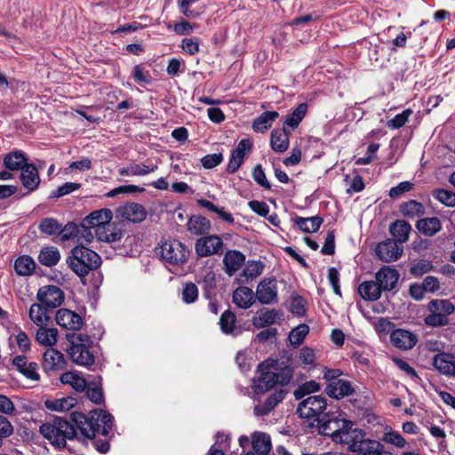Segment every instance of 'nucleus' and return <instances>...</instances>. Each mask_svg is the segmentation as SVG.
I'll list each match as a JSON object with an SVG mask.
<instances>
[{
	"label": "nucleus",
	"instance_id": "nucleus-1",
	"mask_svg": "<svg viewBox=\"0 0 455 455\" xmlns=\"http://www.w3.org/2000/svg\"><path fill=\"white\" fill-rule=\"evenodd\" d=\"M71 422L60 417L40 427L41 435L50 443L59 449L66 446L67 440L75 438L92 439L96 434L108 435L113 427L114 417L106 411L91 412L90 417L74 411L70 414Z\"/></svg>",
	"mask_w": 455,
	"mask_h": 455
},
{
	"label": "nucleus",
	"instance_id": "nucleus-2",
	"mask_svg": "<svg viewBox=\"0 0 455 455\" xmlns=\"http://www.w3.org/2000/svg\"><path fill=\"white\" fill-rule=\"evenodd\" d=\"M284 363H281L278 367H271L266 363H260L258 366V371L259 372V376L257 379L254 380L253 389L255 393H265L276 385H280L281 387L287 386L292 377H293V369L290 365H283Z\"/></svg>",
	"mask_w": 455,
	"mask_h": 455
},
{
	"label": "nucleus",
	"instance_id": "nucleus-3",
	"mask_svg": "<svg viewBox=\"0 0 455 455\" xmlns=\"http://www.w3.org/2000/svg\"><path fill=\"white\" fill-rule=\"evenodd\" d=\"M309 426L315 428L319 435L331 436L336 442L345 443L352 423L342 418L341 413L338 411H328L323 413L321 418H317L315 423H310Z\"/></svg>",
	"mask_w": 455,
	"mask_h": 455
},
{
	"label": "nucleus",
	"instance_id": "nucleus-4",
	"mask_svg": "<svg viewBox=\"0 0 455 455\" xmlns=\"http://www.w3.org/2000/svg\"><path fill=\"white\" fill-rule=\"evenodd\" d=\"M66 262L68 267L80 278H84L91 271L96 270L101 265L100 256L94 251L84 245L75 246L68 256Z\"/></svg>",
	"mask_w": 455,
	"mask_h": 455
},
{
	"label": "nucleus",
	"instance_id": "nucleus-5",
	"mask_svg": "<svg viewBox=\"0 0 455 455\" xmlns=\"http://www.w3.org/2000/svg\"><path fill=\"white\" fill-rule=\"evenodd\" d=\"M70 343L71 345L68 349V353L75 363L81 366H90L93 364L94 355L90 351L92 341L88 335L73 334Z\"/></svg>",
	"mask_w": 455,
	"mask_h": 455
},
{
	"label": "nucleus",
	"instance_id": "nucleus-6",
	"mask_svg": "<svg viewBox=\"0 0 455 455\" xmlns=\"http://www.w3.org/2000/svg\"><path fill=\"white\" fill-rule=\"evenodd\" d=\"M161 259L171 266H182L187 262L189 250L178 240H168L160 245Z\"/></svg>",
	"mask_w": 455,
	"mask_h": 455
},
{
	"label": "nucleus",
	"instance_id": "nucleus-7",
	"mask_svg": "<svg viewBox=\"0 0 455 455\" xmlns=\"http://www.w3.org/2000/svg\"><path fill=\"white\" fill-rule=\"evenodd\" d=\"M327 409V400L323 395H309L303 399L297 407V413L302 419H313L312 423L316 422L317 418H321Z\"/></svg>",
	"mask_w": 455,
	"mask_h": 455
},
{
	"label": "nucleus",
	"instance_id": "nucleus-8",
	"mask_svg": "<svg viewBox=\"0 0 455 455\" xmlns=\"http://www.w3.org/2000/svg\"><path fill=\"white\" fill-rule=\"evenodd\" d=\"M223 246V241L220 236L211 235L199 238L196 243L195 249L199 257H208L221 254Z\"/></svg>",
	"mask_w": 455,
	"mask_h": 455
},
{
	"label": "nucleus",
	"instance_id": "nucleus-9",
	"mask_svg": "<svg viewBox=\"0 0 455 455\" xmlns=\"http://www.w3.org/2000/svg\"><path fill=\"white\" fill-rule=\"evenodd\" d=\"M256 298L262 305H270L276 303L277 282L275 277H266L257 286Z\"/></svg>",
	"mask_w": 455,
	"mask_h": 455
},
{
	"label": "nucleus",
	"instance_id": "nucleus-10",
	"mask_svg": "<svg viewBox=\"0 0 455 455\" xmlns=\"http://www.w3.org/2000/svg\"><path fill=\"white\" fill-rule=\"evenodd\" d=\"M37 299L46 308H56L60 307L64 300V293L55 285L44 286L39 289L36 294Z\"/></svg>",
	"mask_w": 455,
	"mask_h": 455
},
{
	"label": "nucleus",
	"instance_id": "nucleus-11",
	"mask_svg": "<svg viewBox=\"0 0 455 455\" xmlns=\"http://www.w3.org/2000/svg\"><path fill=\"white\" fill-rule=\"evenodd\" d=\"M350 450L355 455H393L392 452L386 451L379 442L370 439L354 442L350 445Z\"/></svg>",
	"mask_w": 455,
	"mask_h": 455
},
{
	"label": "nucleus",
	"instance_id": "nucleus-12",
	"mask_svg": "<svg viewBox=\"0 0 455 455\" xmlns=\"http://www.w3.org/2000/svg\"><path fill=\"white\" fill-rule=\"evenodd\" d=\"M12 365L26 379L35 382L40 379L38 364L35 362L28 363L25 355L14 356L12 361Z\"/></svg>",
	"mask_w": 455,
	"mask_h": 455
},
{
	"label": "nucleus",
	"instance_id": "nucleus-13",
	"mask_svg": "<svg viewBox=\"0 0 455 455\" xmlns=\"http://www.w3.org/2000/svg\"><path fill=\"white\" fill-rule=\"evenodd\" d=\"M55 321L60 326L71 331L82 328L84 321L80 315L68 308H60L56 312Z\"/></svg>",
	"mask_w": 455,
	"mask_h": 455
},
{
	"label": "nucleus",
	"instance_id": "nucleus-14",
	"mask_svg": "<svg viewBox=\"0 0 455 455\" xmlns=\"http://www.w3.org/2000/svg\"><path fill=\"white\" fill-rule=\"evenodd\" d=\"M375 252L382 261L392 262L402 256L403 248L397 244L396 241L387 239L377 245Z\"/></svg>",
	"mask_w": 455,
	"mask_h": 455
},
{
	"label": "nucleus",
	"instance_id": "nucleus-15",
	"mask_svg": "<svg viewBox=\"0 0 455 455\" xmlns=\"http://www.w3.org/2000/svg\"><path fill=\"white\" fill-rule=\"evenodd\" d=\"M390 341L396 348L406 351L411 349L417 344L418 337L410 331L395 329L390 334Z\"/></svg>",
	"mask_w": 455,
	"mask_h": 455
},
{
	"label": "nucleus",
	"instance_id": "nucleus-16",
	"mask_svg": "<svg viewBox=\"0 0 455 455\" xmlns=\"http://www.w3.org/2000/svg\"><path fill=\"white\" fill-rule=\"evenodd\" d=\"M66 360L59 350L49 347L44 353L42 366L44 371H58L65 368Z\"/></svg>",
	"mask_w": 455,
	"mask_h": 455
},
{
	"label": "nucleus",
	"instance_id": "nucleus-17",
	"mask_svg": "<svg viewBox=\"0 0 455 455\" xmlns=\"http://www.w3.org/2000/svg\"><path fill=\"white\" fill-rule=\"evenodd\" d=\"M324 392L331 398L337 400L349 396L355 393V389L350 381L340 379L333 383H327Z\"/></svg>",
	"mask_w": 455,
	"mask_h": 455
},
{
	"label": "nucleus",
	"instance_id": "nucleus-18",
	"mask_svg": "<svg viewBox=\"0 0 455 455\" xmlns=\"http://www.w3.org/2000/svg\"><path fill=\"white\" fill-rule=\"evenodd\" d=\"M434 367L441 373L455 377V355L449 353H439L434 356Z\"/></svg>",
	"mask_w": 455,
	"mask_h": 455
},
{
	"label": "nucleus",
	"instance_id": "nucleus-19",
	"mask_svg": "<svg viewBox=\"0 0 455 455\" xmlns=\"http://www.w3.org/2000/svg\"><path fill=\"white\" fill-rule=\"evenodd\" d=\"M399 273L396 269L390 267H383L376 273V280L384 291L393 290L399 279Z\"/></svg>",
	"mask_w": 455,
	"mask_h": 455
},
{
	"label": "nucleus",
	"instance_id": "nucleus-20",
	"mask_svg": "<svg viewBox=\"0 0 455 455\" xmlns=\"http://www.w3.org/2000/svg\"><path fill=\"white\" fill-rule=\"evenodd\" d=\"M20 181L25 188L32 192L37 189L40 184L38 170L33 164H28L21 170Z\"/></svg>",
	"mask_w": 455,
	"mask_h": 455
},
{
	"label": "nucleus",
	"instance_id": "nucleus-21",
	"mask_svg": "<svg viewBox=\"0 0 455 455\" xmlns=\"http://www.w3.org/2000/svg\"><path fill=\"white\" fill-rule=\"evenodd\" d=\"M245 261V256L239 251H228L223 258L225 272L228 275H233L238 271Z\"/></svg>",
	"mask_w": 455,
	"mask_h": 455
},
{
	"label": "nucleus",
	"instance_id": "nucleus-22",
	"mask_svg": "<svg viewBox=\"0 0 455 455\" xmlns=\"http://www.w3.org/2000/svg\"><path fill=\"white\" fill-rule=\"evenodd\" d=\"M27 155L19 149L12 150L4 156V165L10 171H21L28 163Z\"/></svg>",
	"mask_w": 455,
	"mask_h": 455
},
{
	"label": "nucleus",
	"instance_id": "nucleus-23",
	"mask_svg": "<svg viewBox=\"0 0 455 455\" xmlns=\"http://www.w3.org/2000/svg\"><path fill=\"white\" fill-rule=\"evenodd\" d=\"M113 218L111 210L104 208L97 210L89 214L83 221L94 230L104 225H108Z\"/></svg>",
	"mask_w": 455,
	"mask_h": 455
},
{
	"label": "nucleus",
	"instance_id": "nucleus-24",
	"mask_svg": "<svg viewBox=\"0 0 455 455\" xmlns=\"http://www.w3.org/2000/svg\"><path fill=\"white\" fill-rule=\"evenodd\" d=\"M119 212L124 219L133 223L141 222L147 217L145 208L136 203L127 204L120 209Z\"/></svg>",
	"mask_w": 455,
	"mask_h": 455
},
{
	"label": "nucleus",
	"instance_id": "nucleus-25",
	"mask_svg": "<svg viewBox=\"0 0 455 455\" xmlns=\"http://www.w3.org/2000/svg\"><path fill=\"white\" fill-rule=\"evenodd\" d=\"M236 316L230 310L224 311L220 318L219 324L221 331L226 335L237 336L241 333V328L236 324Z\"/></svg>",
	"mask_w": 455,
	"mask_h": 455
},
{
	"label": "nucleus",
	"instance_id": "nucleus-26",
	"mask_svg": "<svg viewBox=\"0 0 455 455\" xmlns=\"http://www.w3.org/2000/svg\"><path fill=\"white\" fill-rule=\"evenodd\" d=\"M419 233L427 236H433L442 229V223L437 217L422 218L416 223Z\"/></svg>",
	"mask_w": 455,
	"mask_h": 455
},
{
	"label": "nucleus",
	"instance_id": "nucleus-27",
	"mask_svg": "<svg viewBox=\"0 0 455 455\" xmlns=\"http://www.w3.org/2000/svg\"><path fill=\"white\" fill-rule=\"evenodd\" d=\"M289 132L283 127L282 130H274L271 132L270 146L277 153H283L289 148Z\"/></svg>",
	"mask_w": 455,
	"mask_h": 455
},
{
	"label": "nucleus",
	"instance_id": "nucleus-28",
	"mask_svg": "<svg viewBox=\"0 0 455 455\" xmlns=\"http://www.w3.org/2000/svg\"><path fill=\"white\" fill-rule=\"evenodd\" d=\"M204 296L209 299V310L217 315L219 313V304L215 299H213L214 293L213 291L215 289V275L212 273H209L205 275L204 279Z\"/></svg>",
	"mask_w": 455,
	"mask_h": 455
},
{
	"label": "nucleus",
	"instance_id": "nucleus-29",
	"mask_svg": "<svg viewBox=\"0 0 455 455\" xmlns=\"http://www.w3.org/2000/svg\"><path fill=\"white\" fill-rule=\"evenodd\" d=\"M13 267L18 275L28 276L34 273L36 262L29 255H20L15 259Z\"/></svg>",
	"mask_w": 455,
	"mask_h": 455
},
{
	"label": "nucleus",
	"instance_id": "nucleus-30",
	"mask_svg": "<svg viewBox=\"0 0 455 455\" xmlns=\"http://www.w3.org/2000/svg\"><path fill=\"white\" fill-rule=\"evenodd\" d=\"M358 292L363 299L375 301L380 298L381 288L378 282L365 281L358 286Z\"/></svg>",
	"mask_w": 455,
	"mask_h": 455
},
{
	"label": "nucleus",
	"instance_id": "nucleus-31",
	"mask_svg": "<svg viewBox=\"0 0 455 455\" xmlns=\"http://www.w3.org/2000/svg\"><path fill=\"white\" fill-rule=\"evenodd\" d=\"M60 259V252L55 246H46L40 250L38 261L45 267H54Z\"/></svg>",
	"mask_w": 455,
	"mask_h": 455
},
{
	"label": "nucleus",
	"instance_id": "nucleus-32",
	"mask_svg": "<svg viewBox=\"0 0 455 455\" xmlns=\"http://www.w3.org/2000/svg\"><path fill=\"white\" fill-rule=\"evenodd\" d=\"M233 302L243 309L251 307L253 303L252 290L246 286L238 287L233 293Z\"/></svg>",
	"mask_w": 455,
	"mask_h": 455
},
{
	"label": "nucleus",
	"instance_id": "nucleus-33",
	"mask_svg": "<svg viewBox=\"0 0 455 455\" xmlns=\"http://www.w3.org/2000/svg\"><path fill=\"white\" fill-rule=\"evenodd\" d=\"M36 340L42 346L53 347L58 341V330L56 328L38 327Z\"/></svg>",
	"mask_w": 455,
	"mask_h": 455
},
{
	"label": "nucleus",
	"instance_id": "nucleus-34",
	"mask_svg": "<svg viewBox=\"0 0 455 455\" xmlns=\"http://www.w3.org/2000/svg\"><path fill=\"white\" fill-rule=\"evenodd\" d=\"M279 116L276 111H265L254 119L252 129L256 132H265L271 126L273 122Z\"/></svg>",
	"mask_w": 455,
	"mask_h": 455
},
{
	"label": "nucleus",
	"instance_id": "nucleus-35",
	"mask_svg": "<svg viewBox=\"0 0 455 455\" xmlns=\"http://www.w3.org/2000/svg\"><path fill=\"white\" fill-rule=\"evenodd\" d=\"M411 230V226L405 220H396L389 227L391 235L395 238V241L399 243H405Z\"/></svg>",
	"mask_w": 455,
	"mask_h": 455
},
{
	"label": "nucleus",
	"instance_id": "nucleus-36",
	"mask_svg": "<svg viewBox=\"0 0 455 455\" xmlns=\"http://www.w3.org/2000/svg\"><path fill=\"white\" fill-rule=\"evenodd\" d=\"M28 315L30 320L38 327L46 326L51 320L46 307L39 303L31 305Z\"/></svg>",
	"mask_w": 455,
	"mask_h": 455
},
{
	"label": "nucleus",
	"instance_id": "nucleus-37",
	"mask_svg": "<svg viewBox=\"0 0 455 455\" xmlns=\"http://www.w3.org/2000/svg\"><path fill=\"white\" fill-rule=\"evenodd\" d=\"M283 314L279 310L266 309L254 319V325L258 328H264L274 324L277 320H280Z\"/></svg>",
	"mask_w": 455,
	"mask_h": 455
},
{
	"label": "nucleus",
	"instance_id": "nucleus-38",
	"mask_svg": "<svg viewBox=\"0 0 455 455\" xmlns=\"http://www.w3.org/2000/svg\"><path fill=\"white\" fill-rule=\"evenodd\" d=\"M294 223L303 232L313 233L316 232L320 228L323 223V219L317 215L309 218L296 217L294 219Z\"/></svg>",
	"mask_w": 455,
	"mask_h": 455
},
{
	"label": "nucleus",
	"instance_id": "nucleus-39",
	"mask_svg": "<svg viewBox=\"0 0 455 455\" xmlns=\"http://www.w3.org/2000/svg\"><path fill=\"white\" fill-rule=\"evenodd\" d=\"M188 230L196 235L206 234L210 229V221L202 216H192L187 223Z\"/></svg>",
	"mask_w": 455,
	"mask_h": 455
},
{
	"label": "nucleus",
	"instance_id": "nucleus-40",
	"mask_svg": "<svg viewBox=\"0 0 455 455\" xmlns=\"http://www.w3.org/2000/svg\"><path fill=\"white\" fill-rule=\"evenodd\" d=\"M251 445L253 451L259 455H267L271 449L270 438L264 433H254Z\"/></svg>",
	"mask_w": 455,
	"mask_h": 455
},
{
	"label": "nucleus",
	"instance_id": "nucleus-41",
	"mask_svg": "<svg viewBox=\"0 0 455 455\" xmlns=\"http://www.w3.org/2000/svg\"><path fill=\"white\" fill-rule=\"evenodd\" d=\"M60 379L62 384H68L78 392L84 391L86 387L85 379L76 371L64 372Z\"/></svg>",
	"mask_w": 455,
	"mask_h": 455
},
{
	"label": "nucleus",
	"instance_id": "nucleus-42",
	"mask_svg": "<svg viewBox=\"0 0 455 455\" xmlns=\"http://www.w3.org/2000/svg\"><path fill=\"white\" fill-rule=\"evenodd\" d=\"M157 169L156 165H146L139 164H131L127 167L119 170L121 176H145Z\"/></svg>",
	"mask_w": 455,
	"mask_h": 455
},
{
	"label": "nucleus",
	"instance_id": "nucleus-43",
	"mask_svg": "<svg viewBox=\"0 0 455 455\" xmlns=\"http://www.w3.org/2000/svg\"><path fill=\"white\" fill-rule=\"evenodd\" d=\"M400 211L407 218H419L425 213V206L415 200H410L400 206Z\"/></svg>",
	"mask_w": 455,
	"mask_h": 455
},
{
	"label": "nucleus",
	"instance_id": "nucleus-44",
	"mask_svg": "<svg viewBox=\"0 0 455 455\" xmlns=\"http://www.w3.org/2000/svg\"><path fill=\"white\" fill-rule=\"evenodd\" d=\"M307 104L303 102L297 106V108L286 117L284 125L294 129L298 127L299 123L305 117L307 111Z\"/></svg>",
	"mask_w": 455,
	"mask_h": 455
},
{
	"label": "nucleus",
	"instance_id": "nucleus-45",
	"mask_svg": "<svg viewBox=\"0 0 455 455\" xmlns=\"http://www.w3.org/2000/svg\"><path fill=\"white\" fill-rule=\"evenodd\" d=\"M427 308L430 312L445 314V315H450L455 312V306L449 299H432L428 305Z\"/></svg>",
	"mask_w": 455,
	"mask_h": 455
},
{
	"label": "nucleus",
	"instance_id": "nucleus-46",
	"mask_svg": "<svg viewBox=\"0 0 455 455\" xmlns=\"http://www.w3.org/2000/svg\"><path fill=\"white\" fill-rule=\"evenodd\" d=\"M76 404V400L73 397H62L52 401H46L45 405L51 411H68Z\"/></svg>",
	"mask_w": 455,
	"mask_h": 455
},
{
	"label": "nucleus",
	"instance_id": "nucleus-47",
	"mask_svg": "<svg viewBox=\"0 0 455 455\" xmlns=\"http://www.w3.org/2000/svg\"><path fill=\"white\" fill-rule=\"evenodd\" d=\"M321 390V385L315 380H309L302 383L293 392L296 400H301L304 396L315 394Z\"/></svg>",
	"mask_w": 455,
	"mask_h": 455
},
{
	"label": "nucleus",
	"instance_id": "nucleus-48",
	"mask_svg": "<svg viewBox=\"0 0 455 455\" xmlns=\"http://www.w3.org/2000/svg\"><path fill=\"white\" fill-rule=\"evenodd\" d=\"M298 358L304 369L310 370L316 367L315 352L308 347H303L299 350Z\"/></svg>",
	"mask_w": 455,
	"mask_h": 455
},
{
	"label": "nucleus",
	"instance_id": "nucleus-49",
	"mask_svg": "<svg viewBox=\"0 0 455 455\" xmlns=\"http://www.w3.org/2000/svg\"><path fill=\"white\" fill-rule=\"evenodd\" d=\"M433 197L447 207L455 206V192L444 188H436L432 192Z\"/></svg>",
	"mask_w": 455,
	"mask_h": 455
},
{
	"label": "nucleus",
	"instance_id": "nucleus-50",
	"mask_svg": "<svg viewBox=\"0 0 455 455\" xmlns=\"http://www.w3.org/2000/svg\"><path fill=\"white\" fill-rule=\"evenodd\" d=\"M309 327L305 323H301L293 328L289 334L291 344L293 346L300 345L307 335Z\"/></svg>",
	"mask_w": 455,
	"mask_h": 455
},
{
	"label": "nucleus",
	"instance_id": "nucleus-51",
	"mask_svg": "<svg viewBox=\"0 0 455 455\" xmlns=\"http://www.w3.org/2000/svg\"><path fill=\"white\" fill-rule=\"evenodd\" d=\"M39 229L42 233L48 235H59L60 232V224L52 218H46L41 221Z\"/></svg>",
	"mask_w": 455,
	"mask_h": 455
},
{
	"label": "nucleus",
	"instance_id": "nucleus-52",
	"mask_svg": "<svg viewBox=\"0 0 455 455\" xmlns=\"http://www.w3.org/2000/svg\"><path fill=\"white\" fill-rule=\"evenodd\" d=\"M81 188V184L77 182H66L63 185L58 187L55 190L51 193L52 198H59L70 193L76 191Z\"/></svg>",
	"mask_w": 455,
	"mask_h": 455
},
{
	"label": "nucleus",
	"instance_id": "nucleus-53",
	"mask_svg": "<svg viewBox=\"0 0 455 455\" xmlns=\"http://www.w3.org/2000/svg\"><path fill=\"white\" fill-rule=\"evenodd\" d=\"M181 298L186 304L194 303L198 298L197 286L193 283H185L182 289Z\"/></svg>",
	"mask_w": 455,
	"mask_h": 455
},
{
	"label": "nucleus",
	"instance_id": "nucleus-54",
	"mask_svg": "<svg viewBox=\"0 0 455 455\" xmlns=\"http://www.w3.org/2000/svg\"><path fill=\"white\" fill-rule=\"evenodd\" d=\"M424 322L427 326L430 327H441L448 324L449 319L448 315L445 314H437L435 312H430L428 315L424 318Z\"/></svg>",
	"mask_w": 455,
	"mask_h": 455
},
{
	"label": "nucleus",
	"instance_id": "nucleus-55",
	"mask_svg": "<svg viewBox=\"0 0 455 455\" xmlns=\"http://www.w3.org/2000/svg\"><path fill=\"white\" fill-rule=\"evenodd\" d=\"M132 76L134 81L140 84H149L151 83L149 72L141 64L134 66Z\"/></svg>",
	"mask_w": 455,
	"mask_h": 455
},
{
	"label": "nucleus",
	"instance_id": "nucleus-56",
	"mask_svg": "<svg viewBox=\"0 0 455 455\" xmlns=\"http://www.w3.org/2000/svg\"><path fill=\"white\" fill-rule=\"evenodd\" d=\"M264 269V264L261 261H248L243 268V275L247 278H254L260 275Z\"/></svg>",
	"mask_w": 455,
	"mask_h": 455
},
{
	"label": "nucleus",
	"instance_id": "nucleus-57",
	"mask_svg": "<svg viewBox=\"0 0 455 455\" xmlns=\"http://www.w3.org/2000/svg\"><path fill=\"white\" fill-rule=\"evenodd\" d=\"M81 225H76L73 222L68 223L64 228L60 226V235L61 240L68 241L71 239H76L78 236V233L80 230Z\"/></svg>",
	"mask_w": 455,
	"mask_h": 455
},
{
	"label": "nucleus",
	"instance_id": "nucleus-58",
	"mask_svg": "<svg viewBox=\"0 0 455 455\" xmlns=\"http://www.w3.org/2000/svg\"><path fill=\"white\" fill-rule=\"evenodd\" d=\"M180 47L189 55H195L200 50V39L197 37H187L181 41Z\"/></svg>",
	"mask_w": 455,
	"mask_h": 455
},
{
	"label": "nucleus",
	"instance_id": "nucleus-59",
	"mask_svg": "<svg viewBox=\"0 0 455 455\" xmlns=\"http://www.w3.org/2000/svg\"><path fill=\"white\" fill-rule=\"evenodd\" d=\"M305 299L299 295H292L290 310L293 315L303 316L306 314Z\"/></svg>",
	"mask_w": 455,
	"mask_h": 455
},
{
	"label": "nucleus",
	"instance_id": "nucleus-60",
	"mask_svg": "<svg viewBox=\"0 0 455 455\" xmlns=\"http://www.w3.org/2000/svg\"><path fill=\"white\" fill-rule=\"evenodd\" d=\"M412 114L411 109H405L402 113L395 116L394 118L387 122V126L392 129H399L403 127L408 121L410 116Z\"/></svg>",
	"mask_w": 455,
	"mask_h": 455
},
{
	"label": "nucleus",
	"instance_id": "nucleus-61",
	"mask_svg": "<svg viewBox=\"0 0 455 455\" xmlns=\"http://www.w3.org/2000/svg\"><path fill=\"white\" fill-rule=\"evenodd\" d=\"M252 178L259 186L265 189H270L271 184L267 180L265 172L260 164H257L252 171Z\"/></svg>",
	"mask_w": 455,
	"mask_h": 455
},
{
	"label": "nucleus",
	"instance_id": "nucleus-62",
	"mask_svg": "<svg viewBox=\"0 0 455 455\" xmlns=\"http://www.w3.org/2000/svg\"><path fill=\"white\" fill-rule=\"evenodd\" d=\"M433 266L428 260H419L411 267L410 272L414 276H420L426 273H428L432 269Z\"/></svg>",
	"mask_w": 455,
	"mask_h": 455
},
{
	"label": "nucleus",
	"instance_id": "nucleus-63",
	"mask_svg": "<svg viewBox=\"0 0 455 455\" xmlns=\"http://www.w3.org/2000/svg\"><path fill=\"white\" fill-rule=\"evenodd\" d=\"M223 161L221 153L209 154L201 159V164L205 169H212Z\"/></svg>",
	"mask_w": 455,
	"mask_h": 455
},
{
	"label": "nucleus",
	"instance_id": "nucleus-64",
	"mask_svg": "<svg viewBox=\"0 0 455 455\" xmlns=\"http://www.w3.org/2000/svg\"><path fill=\"white\" fill-rule=\"evenodd\" d=\"M287 395V391L280 388L271 394L265 401V403L272 411L279 403H281Z\"/></svg>",
	"mask_w": 455,
	"mask_h": 455
}]
</instances>
